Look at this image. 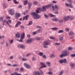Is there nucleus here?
Returning a JSON list of instances; mask_svg holds the SVG:
<instances>
[{
  "label": "nucleus",
  "instance_id": "nucleus-33",
  "mask_svg": "<svg viewBox=\"0 0 75 75\" xmlns=\"http://www.w3.org/2000/svg\"><path fill=\"white\" fill-rule=\"evenodd\" d=\"M49 15L51 17H56V16L52 14L51 13Z\"/></svg>",
  "mask_w": 75,
  "mask_h": 75
},
{
  "label": "nucleus",
  "instance_id": "nucleus-35",
  "mask_svg": "<svg viewBox=\"0 0 75 75\" xmlns=\"http://www.w3.org/2000/svg\"><path fill=\"white\" fill-rule=\"evenodd\" d=\"M4 19V18H3V17H0V21H3Z\"/></svg>",
  "mask_w": 75,
  "mask_h": 75
},
{
  "label": "nucleus",
  "instance_id": "nucleus-46",
  "mask_svg": "<svg viewBox=\"0 0 75 75\" xmlns=\"http://www.w3.org/2000/svg\"><path fill=\"white\" fill-rule=\"evenodd\" d=\"M59 38L60 40H63V37L62 36H60Z\"/></svg>",
  "mask_w": 75,
  "mask_h": 75
},
{
  "label": "nucleus",
  "instance_id": "nucleus-60",
  "mask_svg": "<svg viewBox=\"0 0 75 75\" xmlns=\"http://www.w3.org/2000/svg\"><path fill=\"white\" fill-rule=\"evenodd\" d=\"M42 57L43 58H46V55H44Z\"/></svg>",
  "mask_w": 75,
  "mask_h": 75
},
{
  "label": "nucleus",
  "instance_id": "nucleus-8",
  "mask_svg": "<svg viewBox=\"0 0 75 75\" xmlns=\"http://www.w3.org/2000/svg\"><path fill=\"white\" fill-rule=\"evenodd\" d=\"M24 65H25V67L27 69H30L31 68V67L30 65H28L26 63H24Z\"/></svg>",
  "mask_w": 75,
  "mask_h": 75
},
{
  "label": "nucleus",
  "instance_id": "nucleus-7",
  "mask_svg": "<svg viewBox=\"0 0 75 75\" xmlns=\"http://www.w3.org/2000/svg\"><path fill=\"white\" fill-rule=\"evenodd\" d=\"M44 45H50L51 44L49 41H45L43 42Z\"/></svg>",
  "mask_w": 75,
  "mask_h": 75
},
{
  "label": "nucleus",
  "instance_id": "nucleus-44",
  "mask_svg": "<svg viewBox=\"0 0 75 75\" xmlns=\"http://www.w3.org/2000/svg\"><path fill=\"white\" fill-rule=\"evenodd\" d=\"M55 13L56 14H58L59 13L58 10L55 11Z\"/></svg>",
  "mask_w": 75,
  "mask_h": 75
},
{
  "label": "nucleus",
  "instance_id": "nucleus-55",
  "mask_svg": "<svg viewBox=\"0 0 75 75\" xmlns=\"http://www.w3.org/2000/svg\"><path fill=\"white\" fill-rule=\"evenodd\" d=\"M20 27L21 28H24V26L23 25H21L20 26Z\"/></svg>",
  "mask_w": 75,
  "mask_h": 75
},
{
  "label": "nucleus",
  "instance_id": "nucleus-11",
  "mask_svg": "<svg viewBox=\"0 0 75 75\" xmlns=\"http://www.w3.org/2000/svg\"><path fill=\"white\" fill-rule=\"evenodd\" d=\"M18 47L19 48H22V49H24V48H25V46L23 45H18Z\"/></svg>",
  "mask_w": 75,
  "mask_h": 75
},
{
  "label": "nucleus",
  "instance_id": "nucleus-56",
  "mask_svg": "<svg viewBox=\"0 0 75 75\" xmlns=\"http://www.w3.org/2000/svg\"><path fill=\"white\" fill-rule=\"evenodd\" d=\"M36 11V13H40V11L38 10H37Z\"/></svg>",
  "mask_w": 75,
  "mask_h": 75
},
{
  "label": "nucleus",
  "instance_id": "nucleus-25",
  "mask_svg": "<svg viewBox=\"0 0 75 75\" xmlns=\"http://www.w3.org/2000/svg\"><path fill=\"white\" fill-rule=\"evenodd\" d=\"M74 34V32H73L72 31H71L69 33V35L71 36V35H73Z\"/></svg>",
  "mask_w": 75,
  "mask_h": 75
},
{
  "label": "nucleus",
  "instance_id": "nucleus-9",
  "mask_svg": "<svg viewBox=\"0 0 75 75\" xmlns=\"http://www.w3.org/2000/svg\"><path fill=\"white\" fill-rule=\"evenodd\" d=\"M40 65H42L43 66H41L39 68V69H41V68H45V67H47V66L45 65V64L42 62H41L40 63Z\"/></svg>",
  "mask_w": 75,
  "mask_h": 75
},
{
  "label": "nucleus",
  "instance_id": "nucleus-23",
  "mask_svg": "<svg viewBox=\"0 0 75 75\" xmlns=\"http://www.w3.org/2000/svg\"><path fill=\"white\" fill-rule=\"evenodd\" d=\"M54 8L55 9L57 10H58V9L59 8V6H57V5H55Z\"/></svg>",
  "mask_w": 75,
  "mask_h": 75
},
{
  "label": "nucleus",
  "instance_id": "nucleus-20",
  "mask_svg": "<svg viewBox=\"0 0 75 75\" xmlns=\"http://www.w3.org/2000/svg\"><path fill=\"white\" fill-rule=\"evenodd\" d=\"M52 20L53 21H57L58 20V19L57 18H54L52 19Z\"/></svg>",
  "mask_w": 75,
  "mask_h": 75
},
{
  "label": "nucleus",
  "instance_id": "nucleus-24",
  "mask_svg": "<svg viewBox=\"0 0 75 75\" xmlns=\"http://www.w3.org/2000/svg\"><path fill=\"white\" fill-rule=\"evenodd\" d=\"M58 21H59V23H60L61 24L63 23V20H62V19H58Z\"/></svg>",
  "mask_w": 75,
  "mask_h": 75
},
{
  "label": "nucleus",
  "instance_id": "nucleus-4",
  "mask_svg": "<svg viewBox=\"0 0 75 75\" xmlns=\"http://www.w3.org/2000/svg\"><path fill=\"white\" fill-rule=\"evenodd\" d=\"M59 62L60 64H62V63H64V64H67V59H63L60 60L59 61Z\"/></svg>",
  "mask_w": 75,
  "mask_h": 75
},
{
  "label": "nucleus",
  "instance_id": "nucleus-39",
  "mask_svg": "<svg viewBox=\"0 0 75 75\" xmlns=\"http://www.w3.org/2000/svg\"><path fill=\"white\" fill-rule=\"evenodd\" d=\"M65 30L66 31H67V32H68V31H69V28H66L65 29Z\"/></svg>",
  "mask_w": 75,
  "mask_h": 75
},
{
  "label": "nucleus",
  "instance_id": "nucleus-10",
  "mask_svg": "<svg viewBox=\"0 0 75 75\" xmlns=\"http://www.w3.org/2000/svg\"><path fill=\"white\" fill-rule=\"evenodd\" d=\"M41 11L42 12H45L47 11V9L44 6H43L42 7V8L41 9Z\"/></svg>",
  "mask_w": 75,
  "mask_h": 75
},
{
  "label": "nucleus",
  "instance_id": "nucleus-19",
  "mask_svg": "<svg viewBox=\"0 0 75 75\" xmlns=\"http://www.w3.org/2000/svg\"><path fill=\"white\" fill-rule=\"evenodd\" d=\"M25 35V33H23V35H21L20 38L21 40H23L24 38V35Z\"/></svg>",
  "mask_w": 75,
  "mask_h": 75
},
{
  "label": "nucleus",
  "instance_id": "nucleus-18",
  "mask_svg": "<svg viewBox=\"0 0 75 75\" xmlns=\"http://www.w3.org/2000/svg\"><path fill=\"white\" fill-rule=\"evenodd\" d=\"M28 8H29V9H30L31 7V6H32V4L31 3H28Z\"/></svg>",
  "mask_w": 75,
  "mask_h": 75
},
{
  "label": "nucleus",
  "instance_id": "nucleus-40",
  "mask_svg": "<svg viewBox=\"0 0 75 75\" xmlns=\"http://www.w3.org/2000/svg\"><path fill=\"white\" fill-rule=\"evenodd\" d=\"M71 57H75V54H72L70 55Z\"/></svg>",
  "mask_w": 75,
  "mask_h": 75
},
{
  "label": "nucleus",
  "instance_id": "nucleus-48",
  "mask_svg": "<svg viewBox=\"0 0 75 75\" xmlns=\"http://www.w3.org/2000/svg\"><path fill=\"white\" fill-rule=\"evenodd\" d=\"M44 16L45 18H48V16L47 15L44 14Z\"/></svg>",
  "mask_w": 75,
  "mask_h": 75
},
{
  "label": "nucleus",
  "instance_id": "nucleus-2",
  "mask_svg": "<svg viewBox=\"0 0 75 75\" xmlns=\"http://www.w3.org/2000/svg\"><path fill=\"white\" fill-rule=\"evenodd\" d=\"M31 15L35 17V19H38L40 18V16L37 14L35 12H32Z\"/></svg>",
  "mask_w": 75,
  "mask_h": 75
},
{
  "label": "nucleus",
  "instance_id": "nucleus-58",
  "mask_svg": "<svg viewBox=\"0 0 75 75\" xmlns=\"http://www.w3.org/2000/svg\"><path fill=\"white\" fill-rule=\"evenodd\" d=\"M43 48H48V47L47 46L44 45L43 46Z\"/></svg>",
  "mask_w": 75,
  "mask_h": 75
},
{
  "label": "nucleus",
  "instance_id": "nucleus-26",
  "mask_svg": "<svg viewBox=\"0 0 75 75\" xmlns=\"http://www.w3.org/2000/svg\"><path fill=\"white\" fill-rule=\"evenodd\" d=\"M67 1L69 2L70 4H71L73 2L72 1V0H67Z\"/></svg>",
  "mask_w": 75,
  "mask_h": 75
},
{
  "label": "nucleus",
  "instance_id": "nucleus-30",
  "mask_svg": "<svg viewBox=\"0 0 75 75\" xmlns=\"http://www.w3.org/2000/svg\"><path fill=\"white\" fill-rule=\"evenodd\" d=\"M35 40H37L38 41H40V38L38 37H36L35 38Z\"/></svg>",
  "mask_w": 75,
  "mask_h": 75
},
{
  "label": "nucleus",
  "instance_id": "nucleus-22",
  "mask_svg": "<svg viewBox=\"0 0 75 75\" xmlns=\"http://www.w3.org/2000/svg\"><path fill=\"white\" fill-rule=\"evenodd\" d=\"M70 66L71 68H74L75 67V64L74 63H71L70 64Z\"/></svg>",
  "mask_w": 75,
  "mask_h": 75
},
{
  "label": "nucleus",
  "instance_id": "nucleus-41",
  "mask_svg": "<svg viewBox=\"0 0 75 75\" xmlns=\"http://www.w3.org/2000/svg\"><path fill=\"white\" fill-rule=\"evenodd\" d=\"M60 45L59 43H54L55 45Z\"/></svg>",
  "mask_w": 75,
  "mask_h": 75
},
{
  "label": "nucleus",
  "instance_id": "nucleus-51",
  "mask_svg": "<svg viewBox=\"0 0 75 75\" xmlns=\"http://www.w3.org/2000/svg\"><path fill=\"white\" fill-rule=\"evenodd\" d=\"M50 57H52V58H54L55 57V56H54V54H52L51 55Z\"/></svg>",
  "mask_w": 75,
  "mask_h": 75
},
{
  "label": "nucleus",
  "instance_id": "nucleus-17",
  "mask_svg": "<svg viewBox=\"0 0 75 75\" xmlns=\"http://www.w3.org/2000/svg\"><path fill=\"white\" fill-rule=\"evenodd\" d=\"M29 17V15H27L26 16H25L23 18V20H24L25 19L26 20H28V17Z\"/></svg>",
  "mask_w": 75,
  "mask_h": 75
},
{
  "label": "nucleus",
  "instance_id": "nucleus-16",
  "mask_svg": "<svg viewBox=\"0 0 75 75\" xmlns=\"http://www.w3.org/2000/svg\"><path fill=\"white\" fill-rule=\"evenodd\" d=\"M65 4L67 7H69L70 8H73V6L71 5V4L70 5L68 4Z\"/></svg>",
  "mask_w": 75,
  "mask_h": 75
},
{
  "label": "nucleus",
  "instance_id": "nucleus-36",
  "mask_svg": "<svg viewBox=\"0 0 75 75\" xmlns=\"http://www.w3.org/2000/svg\"><path fill=\"white\" fill-rule=\"evenodd\" d=\"M22 60L23 61H27L28 60L27 59H26L25 58H22Z\"/></svg>",
  "mask_w": 75,
  "mask_h": 75
},
{
  "label": "nucleus",
  "instance_id": "nucleus-47",
  "mask_svg": "<svg viewBox=\"0 0 75 75\" xmlns=\"http://www.w3.org/2000/svg\"><path fill=\"white\" fill-rule=\"evenodd\" d=\"M13 41L14 40H10L9 43H10V44H12L13 42Z\"/></svg>",
  "mask_w": 75,
  "mask_h": 75
},
{
  "label": "nucleus",
  "instance_id": "nucleus-57",
  "mask_svg": "<svg viewBox=\"0 0 75 75\" xmlns=\"http://www.w3.org/2000/svg\"><path fill=\"white\" fill-rule=\"evenodd\" d=\"M18 25L17 24V23L15 25V27L16 28H17L18 27Z\"/></svg>",
  "mask_w": 75,
  "mask_h": 75
},
{
  "label": "nucleus",
  "instance_id": "nucleus-3",
  "mask_svg": "<svg viewBox=\"0 0 75 75\" xmlns=\"http://www.w3.org/2000/svg\"><path fill=\"white\" fill-rule=\"evenodd\" d=\"M62 53L65 57H67V56H69V52L67 50H64L63 52Z\"/></svg>",
  "mask_w": 75,
  "mask_h": 75
},
{
  "label": "nucleus",
  "instance_id": "nucleus-14",
  "mask_svg": "<svg viewBox=\"0 0 75 75\" xmlns=\"http://www.w3.org/2000/svg\"><path fill=\"white\" fill-rule=\"evenodd\" d=\"M33 75H40V72L38 71H36L33 73Z\"/></svg>",
  "mask_w": 75,
  "mask_h": 75
},
{
  "label": "nucleus",
  "instance_id": "nucleus-43",
  "mask_svg": "<svg viewBox=\"0 0 75 75\" xmlns=\"http://www.w3.org/2000/svg\"><path fill=\"white\" fill-rule=\"evenodd\" d=\"M32 24H33V21H30L29 23V25H32Z\"/></svg>",
  "mask_w": 75,
  "mask_h": 75
},
{
  "label": "nucleus",
  "instance_id": "nucleus-27",
  "mask_svg": "<svg viewBox=\"0 0 75 75\" xmlns=\"http://www.w3.org/2000/svg\"><path fill=\"white\" fill-rule=\"evenodd\" d=\"M28 2V1H25L23 2V4L24 5H26V4H27V3Z\"/></svg>",
  "mask_w": 75,
  "mask_h": 75
},
{
  "label": "nucleus",
  "instance_id": "nucleus-54",
  "mask_svg": "<svg viewBox=\"0 0 75 75\" xmlns=\"http://www.w3.org/2000/svg\"><path fill=\"white\" fill-rule=\"evenodd\" d=\"M41 72L40 73V75H42V74H43V72L42 71V70H40Z\"/></svg>",
  "mask_w": 75,
  "mask_h": 75
},
{
  "label": "nucleus",
  "instance_id": "nucleus-53",
  "mask_svg": "<svg viewBox=\"0 0 75 75\" xmlns=\"http://www.w3.org/2000/svg\"><path fill=\"white\" fill-rule=\"evenodd\" d=\"M6 47H7L8 46V45H8V42H6Z\"/></svg>",
  "mask_w": 75,
  "mask_h": 75
},
{
  "label": "nucleus",
  "instance_id": "nucleus-12",
  "mask_svg": "<svg viewBox=\"0 0 75 75\" xmlns=\"http://www.w3.org/2000/svg\"><path fill=\"white\" fill-rule=\"evenodd\" d=\"M15 17L17 18H18L21 17V14L18 13H16L15 14Z\"/></svg>",
  "mask_w": 75,
  "mask_h": 75
},
{
  "label": "nucleus",
  "instance_id": "nucleus-45",
  "mask_svg": "<svg viewBox=\"0 0 75 75\" xmlns=\"http://www.w3.org/2000/svg\"><path fill=\"white\" fill-rule=\"evenodd\" d=\"M48 74H49V75H53V73H52V72H51L50 71L48 73Z\"/></svg>",
  "mask_w": 75,
  "mask_h": 75
},
{
  "label": "nucleus",
  "instance_id": "nucleus-13",
  "mask_svg": "<svg viewBox=\"0 0 75 75\" xmlns=\"http://www.w3.org/2000/svg\"><path fill=\"white\" fill-rule=\"evenodd\" d=\"M71 17L69 16H67L64 18V21H67V20H68Z\"/></svg>",
  "mask_w": 75,
  "mask_h": 75
},
{
  "label": "nucleus",
  "instance_id": "nucleus-5",
  "mask_svg": "<svg viewBox=\"0 0 75 75\" xmlns=\"http://www.w3.org/2000/svg\"><path fill=\"white\" fill-rule=\"evenodd\" d=\"M8 11L9 14L11 16H13L14 14V11L12 9H10Z\"/></svg>",
  "mask_w": 75,
  "mask_h": 75
},
{
  "label": "nucleus",
  "instance_id": "nucleus-61",
  "mask_svg": "<svg viewBox=\"0 0 75 75\" xmlns=\"http://www.w3.org/2000/svg\"><path fill=\"white\" fill-rule=\"evenodd\" d=\"M17 65L16 64H13V66H12L13 67H17Z\"/></svg>",
  "mask_w": 75,
  "mask_h": 75
},
{
  "label": "nucleus",
  "instance_id": "nucleus-50",
  "mask_svg": "<svg viewBox=\"0 0 75 75\" xmlns=\"http://www.w3.org/2000/svg\"><path fill=\"white\" fill-rule=\"evenodd\" d=\"M37 34V32H34L33 33L32 35H35V34Z\"/></svg>",
  "mask_w": 75,
  "mask_h": 75
},
{
  "label": "nucleus",
  "instance_id": "nucleus-21",
  "mask_svg": "<svg viewBox=\"0 0 75 75\" xmlns=\"http://www.w3.org/2000/svg\"><path fill=\"white\" fill-rule=\"evenodd\" d=\"M11 75H21V74H18L17 72H15L14 73L11 74Z\"/></svg>",
  "mask_w": 75,
  "mask_h": 75
},
{
  "label": "nucleus",
  "instance_id": "nucleus-1",
  "mask_svg": "<svg viewBox=\"0 0 75 75\" xmlns=\"http://www.w3.org/2000/svg\"><path fill=\"white\" fill-rule=\"evenodd\" d=\"M45 8H49V7H51L52 8V9L51 8V10H52V11H55V8H54V6H53V5H52L51 4H49L48 5H47L45 6H44Z\"/></svg>",
  "mask_w": 75,
  "mask_h": 75
},
{
  "label": "nucleus",
  "instance_id": "nucleus-49",
  "mask_svg": "<svg viewBox=\"0 0 75 75\" xmlns=\"http://www.w3.org/2000/svg\"><path fill=\"white\" fill-rule=\"evenodd\" d=\"M14 2L15 3V4H17L18 2L17 1H16V0H14Z\"/></svg>",
  "mask_w": 75,
  "mask_h": 75
},
{
  "label": "nucleus",
  "instance_id": "nucleus-32",
  "mask_svg": "<svg viewBox=\"0 0 75 75\" xmlns=\"http://www.w3.org/2000/svg\"><path fill=\"white\" fill-rule=\"evenodd\" d=\"M73 48L71 47H68V51H71V50H72Z\"/></svg>",
  "mask_w": 75,
  "mask_h": 75
},
{
  "label": "nucleus",
  "instance_id": "nucleus-37",
  "mask_svg": "<svg viewBox=\"0 0 75 75\" xmlns=\"http://www.w3.org/2000/svg\"><path fill=\"white\" fill-rule=\"evenodd\" d=\"M63 73H64V71L62 70L61 71V72H60V74H59V75H62L63 74Z\"/></svg>",
  "mask_w": 75,
  "mask_h": 75
},
{
  "label": "nucleus",
  "instance_id": "nucleus-29",
  "mask_svg": "<svg viewBox=\"0 0 75 75\" xmlns=\"http://www.w3.org/2000/svg\"><path fill=\"white\" fill-rule=\"evenodd\" d=\"M64 31V30H60L58 32V33H62Z\"/></svg>",
  "mask_w": 75,
  "mask_h": 75
},
{
  "label": "nucleus",
  "instance_id": "nucleus-62",
  "mask_svg": "<svg viewBox=\"0 0 75 75\" xmlns=\"http://www.w3.org/2000/svg\"><path fill=\"white\" fill-rule=\"evenodd\" d=\"M30 55H31V54L30 53H28L26 55V57H28L29 56H30Z\"/></svg>",
  "mask_w": 75,
  "mask_h": 75
},
{
  "label": "nucleus",
  "instance_id": "nucleus-52",
  "mask_svg": "<svg viewBox=\"0 0 75 75\" xmlns=\"http://www.w3.org/2000/svg\"><path fill=\"white\" fill-rule=\"evenodd\" d=\"M34 4L35 5H37V4H38V2H37L35 1L34 2Z\"/></svg>",
  "mask_w": 75,
  "mask_h": 75
},
{
  "label": "nucleus",
  "instance_id": "nucleus-42",
  "mask_svg": "<svg viewBox=\"0 0 75 75\" xmlns=\"http://www.w3.org/2000/svg\"><path fill=\"white\" fill-rule=\"evenodd\" d=\"M52 30H57L58 28H52Z\"/></svg>",
  "mask_w": 75,
  "mask_h": 75
},
{
  "label": "nucleus",
  "instance_id": "nucleus-59",
  "mask_svg": "<svg viewBox=\"0 0 75 75\" xmlns=\"http://www.w3.org/2000/svg\"><path fill=\"white\" fill-rule=\"evenodd\" d=\"M36 28H41V26H36Z\"/></svg>",
  "mask_w": 75,
  "mask_h": 75
},
{
  "label": "nucleus",
  "instance_id": "nucleus-63",
  "mask_svg": "<svg viewBox=\"0 0 75 75\" xmlns=\"http://www.w3.org/2000/svg\"><path fill=\"white\" fill-rule=\"evenodd\" d=\"M20 70H21V71H23V70H24V68L22 67L20 69Z\"/></svg>",
  "mask_w": 75,
  "mask_h": 75
},
{
  "label": "nucleus",
  "instance_id": "nucleus-31",
  "mask_svg": "<svg viewBox=\"0 0 75 75\" xmlns=\"http://www.w3.org/2000/svg\"><path fill=\"white\" fill-rule=\"evenodd\" d=\"M16 24H17L19 25H21V22L18 21L17 22Z\"/></svg>",
  "mask_w": 75,
  "mask_h": 75
},
{
  "label": "nucleus",
  "instance_id": "nucleus-38",
  "mask_svg": "<svg viewBox=\"0 0 75 75\" xmlns=\"http://www.w3.org/2000/svg\"><path fill=\"white\" fill-rule=\"evenodd\" d=\"M63 57H65V56H64V54H63V53H62V54L60 55V58H63Z\"/></svg>",
  "mask_w": 75,
  "mask_h": 75
},
{
  "label": "nucleus",
  "instance_id": "nucleus-64",
  "mask_svg": "<svg viewBox=\"0 0 75 75\" xmlns=\"http://www.w3.org/2000/svg\"><path fill=\"white\" fill-rule=\"evenodd\" d=\"M23 39H21L19 40V42H23V40H22Z\"/></svg>",
  "mask_w": 75,
  "mask_h": 75
},
{
  "label": "nucleus",
  "instance_id": "nucleus-15",
  "mask_svg": "<svg viewBox=\"0 0 75 75\" xmlns=\"http://www.w3.org/2000/svg\"><path fill=\"white\" fill-rule=\"evenodd\" d=\"M15 37H17L18 38H19L20 37V34L18 32H17V34H16Z\"/></svg>",
  "mask_w": 75,
  "mask_h": 75
},
{
  "label": "nucleus",
  "instance_id": "nucleus-28",
  "mask_svg": "<svg viewBox=\"0 0 75 75\" xmlns=\"http://www.w3.org/2000/svg\"><path fill=\"white\" fill-rule=\"evenodd\" d=\"M43 54H44L42 52H40L39 54L40 55V56L41 57H42V56L43 55Z\"/></svg>",
  "mask_w": 75,
  "mask_h": 75
},
{
  "label": "nucleus",
  "instance_id": "nucleus-6",
  "mask_svg": "<svg viewBox=\"0 0 75 75\" xmlns=\"http://www.w3.org/2000/svg\"><path fill=\"white\" fill-rule=\"evenodd\" d=\"M33 40V39L32 38H30L26 40L25 42L27 44H30L31 43Z\"/></svg>",
  "mask_w": 75,
  "mask_h": 75
},
{
  "label": "nucleus",
  "instance_id": "nucleus-34",
  "mask_svg": "<svg viewBox=\"0 0 75 75\" xmlns=\"http://www.w3.org/2000/svg\"><path fill=\"white\" fill-rule=\"evenodd\" d=\"M46 64H47V65L48 66V67H50V64H51V63H50L49 62H46Z\"/></svg>",
  "mask_w": 75,
  "mask_h": 75
}]
</instances>
